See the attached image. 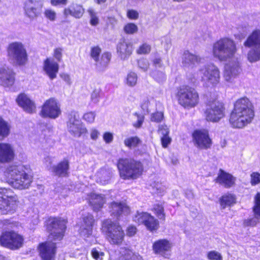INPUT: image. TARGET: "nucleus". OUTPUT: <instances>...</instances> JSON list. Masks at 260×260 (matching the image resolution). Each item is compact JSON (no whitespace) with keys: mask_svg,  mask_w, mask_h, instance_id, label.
Returning <instances> with one entry per match:
<instances>
[{"mask_svg":"<svg viewBox=\"0 0 260 260\" xmlns=\"http://www.w3.org/2000/svg\"><path fill=\"white\" fill-rule=\"evenodd\" d=\"M254 116L252 103L248 98L244 97L235 102L229 121L233 127L240 128L250 123Z\"/></svg>","mask_w":260,"mask_h":260,"instance_id":"f257e3e1","label":"nucleus"},{"mask_svg":"<svg viewBox=\"0 0 260 260\" xmlns=\"http://www.w3.org/2000/svg\"><path fill=\"white\" fill-rule=\"evenodd\" d=\"M26 170L27 168L23 165L9 166L4 172V180L15 188H27L32 182V177Z\"/></svg>","mask_w":260,"mask_h":260,"instance_id":"f03ea898","label":"nucleus"},{"mask_svg":"<svg viewBox=\"0 0 260 260\" xmlns=\"http://www.w3.org/2000/svg\"><path fill=\"white\" fill-rule=\"evenodd\" d=\"M237 50L235 42L224 37L213 43L212 52L215 58L223 61L235 58Z\"/></svg>","mask_w":260,"mask_h":260,"instance_id":"7ed1b4c3","label":"nucleus"},{"mask_svg":"<svg viewBox=\"0 0 260 260\" xmlns=\"http://www.w3.org/2000/svg\"><path fill=\"white\" fill-rule=\"evenodd\" d=\"M120 176L123 179H135L143 171L142 163L133 159L121 158L117 164Z\"/></svg>","mask_w":260,"mask_h":260,"instance_id":"20e7f679","label":"nucleus"},{"mask_svg":"<svg viewBox=\"0 0 260 260\" xmlns=\"http://www.w3.org/2000/svg\"><path fill=\"white\" fill-rule=\"evenodd\" d=\"M101 231L111 244L119 245L124 240L125 234L122 227L111 219L102 222Z\"/></svg>","mask_w":260,"mask_h":260,"instance_id":"39448f33","label":"nucleus"},{"mask_svg":"<svg viewBox=\"0 0 260 260\" xmlns=\"http://www.w3.org/2000/svg\"><path fill=\"white\" fill-rule=\"evenodd\" d=\"M179 105L186 109L197 106L199 103V94L196 89L189 86L183 85L178 88L176 93Z\"/></svg>","mask_w":260,"mask_h":260,"instance_id":"423d86ee","label":"nucleus"},{"mask_svg":"<svg viewBox=\"0 0 260 260\" xmlns=\"http://www.w3.org/2000/svg\"><path fill=\"white\" fill-rule=\"evenodd\" d=\"M17 196L10 188H0V213L2 214L14 213L19 204Z\"/></svg>","mask_w":260,"mask_h":260,"instance_id":"0eeeda50","label":"nucleus"},{"mask_svg":"<svg viewBox=\"0 0 260 260\" xmlns=\"http://www.w3.org/2000/svg\"><path fill=\"white\" fill-rule=\"evenodd\" d=\"M7 53L8 60L14 64L23 66L27 61L26 49L21 42L10 43L7 48Z\"/></svg>","mask_w":260,"mask_h":260,"instance_id":"6e6552de","label":"nucleus"},{"mask_svg":"<svg viewBox=\"0 0 260 260\" xmlns=\"http://www.w3.org/2000/svg\"><path fill=\"white\" fill-rule=\"evenodd\" d=\"M66 221L61 218H50L47 223V230L50 232L49 239L60 241L63 236L66 229Z\"/></svg>","mask_w":260,"mask_h":260,"instance_id":"1a4fd4ad","label":"nucleus"},{"mask_svg":"<svg viewBox=\"0 0 260 260\" xmlns=\"http://www.w3.org/2000/svg\"><path fill=\"white\" fill-rule=\"evenodd\" d=\"M23 242L22 236L13 231L3 232L0 236L1 245L12 250L22 247Z\"/></svg>","mask_w":260,"mask_h":260,"instance_id":"9d476101","label":"nucleus"},{"mask_svg":"<svg viewBox=\"0 0 260 260\" xmlns=\"http://www.w3.org/2000/svg\"><path fill=\"white\" fill-rule=\"evenodd\" d=\"M202 74V80L207 87H214L220 81V74L218 68L213 64L204 66L200 70Z\"/></svg>","mask_w":260,"mask_h":260,"instance_id":"9b49d317","label":"nucleus"},{"mask_svg":"<svg viewBox=\"0 0 260 260\" xmlns=\"http://www.w3.org/2000/svg\"><path fill=\"white\" fill-rule=\"evenodd\" d=\"M205 114L207 121L217 122L225 116V108L222 103L215 102L208 106Z\"/></svg>","mask_w":260,"mask_h":260,"instance_id":"f8f14e48","label":"nucleus"},{"mask_svg":"<svg viewBox=\"0 0 260 260\" xmlns=\"http://www.w3.org/2000/svg\"><path fill=\"white\" fill-rule=\"evenodd\" d=\"M67 127L71 135L78 138L87 132L86 128L80 120L79 115L76 112H72L70 114Z\"/></svg>","mask_w":260,"mask_h":260,"instance_id":"ddd939ff","label":"nucleus"},{"mask_svg":"<svg viewBox=\"0 0 260 260\" xmlns=\"http://www.w3.org/2000/svg\"><path fill=\"white\" fill-rule=\"evenodd\" d=\"M60 114V106L54 98L47 100L42 107L41 115L43 117L55 119Z\"/></svg>","mask_w":260,"mask_h":260,"instance_id":"4468645a","label":"nucleus"},{"mask_svg":"<svg viewBox=\"0 0 260 260\" xmlns=\"http://www.w3.org/2000/svg\"><path fill=\"white\" fill-rule=\"evenodd\" d=\"M134 220L139 224H143L151 232H156L159 226L158 220L147 212L138 213Z\"/></svg>","mask_w":260,"mask_h":260,"instance_id":"2eb2a0df","label":"nucleus"},{"mask_svg":"<svg viewBox=\"0 0 260 260\" xmlns=\"http://www.w3.org/2000/svg\"><path fill=\"white\" fill-rule=\"evenodd\" d=\"M194 145L201 149H207L211 147L212 140L209 138L208 131L206 129L196 130L192 134Z\"/></svg>","mask_w":260,"mask_h":260,"instance_id":"dca6fc26","label":"nucleus"},{"mask_svg":"<svg viewBox=\"0 0 260 260\" xmlns=\"http://www.w3.org/2000/svg\"><path fill=\"white\" fill-rule=\"evenodd\" d=\"M43 6V0H27L24 5L25 13L30 19L36 18L42 13Z\"/></svg>","mask_w":260,"mask_h":260,"instance_id":"f3484780","label":"nucleus"},{"mask_svg":"<svg viewBox=\"0 0 260 260\" xmlns=\"http://www.w3.org/2000/svg\"><path fill=\"white\" fill-rule=\"evenodd\" d=\"M241 71V69L239 62L237 60H232L225 65L224 79L226 82L232 83L240 74Z\"/></svg>","mask_w":260,"mask_h":260,"instance_id":"a211bd4d","label":"nucleus"},{"mask_svg":"<svg viewBox=\"0 0 260 260\" xmlns=\"http://www.w3.org/2000/svg\"><path fill=\"white\" fill-rule=\"evenodd\" d=\"M56 244L48 241L39 246L40 255L43 260H54L56 253Z\"/></svg>","mask_w":260,"mask_h":260,"instance_id":"6ab92c4d","label":"nucleus"},{"mask_svg":"<svg viewBox=\"0 0 260 260\" xmlns=\"http://www.w3.org/2000/svg\"><path fill=\"white\" fill-rule=\"evenodd\" d=\"M94 219L91 214H87L83 218L80 224L79 234L84 239L92 235Z\"/></svg>","mask_w":260,"mask_h":260,"instance_id":"aec40b11","label":"nucleus"},{"mask_svg":"<svg viewBox=\"0 0 260 260\" xmlns=\"http://www.w3.org/2000/svg\"><path fill=\"white\" fill-rule=\"evenodd\" d=\"M15 82V74L11 69L5 66L0 67V84L4 87H10Z\"/></svg>","mask_w":260,"mask_h":260,"instance_id":"412c9836","label":"nucleus"},{"mask_svg":"<svg viewBox=\"0 0 260 260\" xmlns=\"http://www.w3.org/2000/svg\"><path fill=\"white\" fill-rule=\"evenodd\" d=\"M133 51V44L124 39L121 40L117 44V52L121 60L127 59L132 54Z\"/></svg>","mask_w":260,"mask_h":260,"instance_id":"4be33fe9","label":"nucleus"},{"mask_svg":"<svg viewBox=\"0 0 260 260\" xmlns=\"http://www.w3.org/2000/svg\"><path fill=\"white\" fill-rule=\"evenodd\" d=\"M202 59L199 56L192 54L188 51H185L182 58V63L183 67L186 69H193L196 65L201 62Z\"/></svg>","mask_w":260,"mask_h":260,"instance_id":"5701e85b","label":"nucleus"},{"mask_svg":"<svg viewBox=\"0 0 260 260\" xmlns=\"http://www.w3.org/2000/svg\"><path fill=\"white\" fill-rule=\"evenodd\" d=\"M170 242L165 239L155 242L153 244V250L155 253L159 254L165 258H169L170 254L168 253L171 249Z\"/></svg>","mask_w":260,"mask_h":260,"instance_id":"b1692460","label":"nucleus"},{"mask_svg":"<svg viewBox=\"0 0 260 260\" xmlns=\"http://www.w3.org/2000/svg\"><path fill=\"white\" fill-rule=\"evenodd\" d=\"M14 157V151L12 145L6 143H0V162H10Z\"/></svg>","mask_w":260,"mask_h":260,"instance_id":"393cba45","label":"nucleus"},{"mask_svg":"<svg viewBox=\"0 0 260 260\" xmlns=\"http://www.w3.org/2000/svg\"><path fill=\"white\" fill-rule=\"evenodd\" d=\"M43 70L51 80L56 77L59 70V64L53 58H47L44 61Z\"/></svg>","mask_w":260,"mask_h":260,"instance_id":"a878e982","label":"nucleus"},{"mask_svg":"<svg viewBox=\"0 0 260 260\" xmlns=\"http://www.w3.org/2000/svg\"><path fill=\"white\" fill-rule=\"evenodd\" d=\"M87 199L90 205L95 211H99L106 203L105 197L102 194L91 193L88 195Z\"/></svg>","mask_w":260,"mask_h":260,"instance_id":"bb28decb","label":"nucleus"},{"mask_svg":"<svg viewBox=\"0 0 260 260\" xmlns=\"http://www.w3.org/2000/svg\"><path fill=\"white\" fill-rule=\"evenodd\" d=\"M112 175V170L108 167L100 169L96 173L94 177L97 183L106 185L109 183Z\"/></svg>","mask_w":260,"mask_h":260,"instance_id":"cd10ccee","label":"nucleus"},{"mask_svg":"<svg viewBox=\"0 0 260 260\" xmlns=\"http://www.w3.org/2000/svg\"><path fill=\"white\" fill-rule=\"evenodd\" d=\"M16 102L19 106L27 113H32L36 110V106L25 94H20L16 99Z\"/></svg>","mask_w":260,"mask_h":260,"instance_id":"c85d7f7f","label":"nucleus"},{"mask_svg":"<svg viewBox=\"0 0 260 260\" xmlns=\"http://www.w3.org/2000/svg\"><path fill=\"white\" fill-rule=\"evenodd\" d=\"M69 169L70 162L69 159L63 158L56 165L52 167V172L56 176L65 177L68 175Z\"/></svg>","mask_w":260,"mask_h":260,"instance_id":"c756f323","label":"nucleus"},{"mask_svg":"<svg viewBox=\"0 0 260 260\" xmlns=\"http://www.w3.org/2000/svg\"><path fill=\"white\" fill-rule=\"evenodd\" d=\"M235 181V177L222 170H220L218 177L216 178V182L217 183L228 188L234 186Z\"/></svg>","mask_w":260,"mask_h":260,"instance_id":"7c9ffc66","label":"nucleus"},{"mask_svg":"<svg viewBox=\"0 0 260 260\" xmlns=\"http://www.w3.org/2000/svg\"><path fill=\"white\" fill-rule=\"evenodd\" d=\"M84 13V9L83 8V6L76 3L72 4L63 10V14L66 17L71 15L77 19L81 18Z\"/></svg>","mask_w":260,"mask_h":260,"instance_id":"2f4dec72","label":"nucleus"},{"mask_svg":"<svg viewBox=\"0 0 260 260\" xmlns=\"http://www.w3.org/2000/svg\"><path fill=\"white\" fill-rule=\"evenodd\" d=\"M112 214L119 216L121 214L127 215L130 212L129 207L123 202H113L110 205Z\"/></svg>","mask_w":260,"mask_h":260,"instance_id":"473e14b6","label":"nucleus"},{"mask_svg":"<svg viewBox=\"0 0 260 260\" xmlns=\"http://www.w3.org/2000/svg\"><path fill=\"white\" fill-rule=\"evenodd\" d=\"M119 253L118 260H143L140 255L134 253L131 249L126 247L120 248Z\"/></svg>","mask_w":260,"mask_h":260,"instance_id":"72a5a7b5","label":"nucleus"},{"mask_svg":"<svg viewBox=\"0 0 260 260\" xmlns=\"http://www.w3.org/2000/svg\"><path fill=\"white\" fill-rule=\"evenodd\" d=\"M246 47H255L260 48V30H256L250 35L244 42Z\"/></svg>","mask_w":260,"mask_h":260,"instance_id":"f704fd0d","label":"nucleus"},{"mask_svg":"<svg viewBox=\"0 0 260 260\" xmlns=\"http://www.w3.org/2000/svg\"><path fill=\"white\" fill-rule=\"evenodd\" d=\"M236 202V196L232 193H227L219 199V203L222 209L230 207Z\"/></svg>","mask_w":260,"mask_h":260,"instance_id":"c9c22d12","label":"nucleus"},{"mask_svg":"<svg viewBox=\"0 0 260 260\" xmlns=\"http://www.w3.org/2000/svg\"><path fill=\"white\" fill-rule=\"evenodd\" d=\"M253 210L255 214V217L251 219L249 221V225L254 226L258 222V217H260V193H257L255 197V205Z\"/></svg>","mask_w":260,"mask_h":260,"instance_id":"e433bc0d","label":"nucleus"},{"mask_svg":"<svg viewBox=\"0 0 260 260\" xmlns=\"http://www.w3.org/2000/svg\"><path fill=\"white\" fill-rule=\"evenodd\" d=\"M10 124L0 117V140L8 136L10 133Z\"/></svg>","mask_w":260,"mask_h":260,"instance_id":"4c0bfd02","label":"nucleus"},{"mask_svg":"<svg viewBox=\"0 0 260 260\" xmlns=\"http://www.w3.org/2000/svg\"><path fill=\"white\" fill-rule=\"evenodd\" d=\"M111 58V54L109 52L104 53L101 57L100 61L96 63V66L99 70H105L109 64Z\"/></svg>","mask_w":260,"mask_h":260,"instance_id":"58836bf2","label":"nucleus"},{"mask_svg":"<svg viewBox=\"0 0 260 260\" xmlns=\"http://www.w3.org/2000/svg\"><path fill=\"white\" fill-rule=\"evenodd\" d=\"M247 59L251 62H255L260 60V48L253 47L247 54Z\"/></svg>","mask_w":260,"mask_h":260,"instance_id":"ea45409f","label":"nucleus"},{"mask_svg":"<svg viewBox=\"0 0 260 260\" xmlns=\"http://www.w3.org/2000/svg\"><path fill=\"white\" fill-rule=\"evenodd\" d=\"M141 143L140 139L136 136L127 138L124 141L125 146L130 149L137 147Z\"/></svg>","mask_w":260,"mask_h":260,"instance_id":"a19ab883","label":"nucleus"},{"mask_svg":"<svg viewBox=\"0 0 260 260\" xmlns=\"http://www.w3.org/2000/svg\"><path fill=\"white\" fill-rule=\"evenodd\" d=\"M138 76L136 73L130 72L128 73L125 78L126 84L130 87L135 86L137 82Z\"/></svg>","mask_w":260,"mask_h":260,"instance_id":"79ce46f5","label":"nucleus"},{"mask_svg":"<svg viewBox=\"0 0 260 260\" xmlns=\"http://www.w3.org/2000/svg\"><path fill=\"white\" fill-rule=\"evenodd\" d=\"M152 210L154 212L157 217L162 220H165V214L164 208L162 205L156 204L154 205Z\"/></svg>","mask_w":260,"mask_h":260,"instance_id":"37998d69","label":"nucleus"},{"mask_svg":"<svg viewBox=\"0 0 260 260\" xmlns=\"http://www.w3.org/2000/svg\"><path fill=\"white\" fill-rule=\"evenodd\" d=\"M123 30L126 34L133 35L138 32V27L135 23H128L124 25Z\"/></svg>","mask_w":260,"mask_h":260,"instance_id":"c03bdc74","label":"nucleus"},{"mask_svg":"<svg viewBox=\"0 0 260 260\" xmlns=\"http://www.w3.org/2000/svg\"><path fill=\"white\" fill-rule=\"evenodd\" d=\"M152 76L153 78L158 83H162L166 79V76L162 71L155 70L152 72Z\"/></svg>","mask_w":260,"mask_h":260,"instance_id":"a18cd8bd","label":"nucleus"},{"mask_svg":"<svg viewBox=\"0 0 260 260\" xmlns=\"http://www.w3.org/2000/svg\"><path fill=\"white\" fill-rule=\"evenodd\" d=\"M87 12L90 17V23L93 26L97 25L99 23V19L96 15V13L92 8H89Z\"/></svg>","mask_w":260,"mask_h":260,"instance_id":"49530a36","label":"nucleus"},{"mask_svg":"<svg viewBox=\"0 0 260 260\" xmlns=\"http://www.w3.org/2000/svg\"><path fill=\"white\" fill-rule=\"evenodd\" d=\"M92 257L95 260H103L105 256V253L99 248H92L91 251Z\"/></svg>","mask_w":260,"mask_h":260,"instance_id":"de8ad7c7","label":"nucleus"},{"mask_svg":"<svg viewBox=\"0 0 260 260\" xmlns=\"http://www.w3.org/2000/svg\"><path fill=\"white\" fill-rule=\"evenodd\" d=\"M207 257L209 260H223L221 254L215 250L210 251L207 253Z\"/></svg>","mask_w":260,"mask_h":260,"instance_id":"09e8293b","label":"nucleus"},{"mask_svg":"<svg viewBox=\"0 0 260 260\" xmlns=\"http://www.w3.org/2000/svg\"><path fill=\"white\" fill-rule=\"evenodd\" d=\"M44 16L51 21H54L57 17L56 12L51 9H47L44 12Z\"/></svg>","mask_w":260,"mask_h":260,"instance_id":"8fccbe9b","label":"nucleus"},{"mask_svg":"<svg viewBox=\"0 0 260 260\" xmlns=\"http://www.w3.org/2000/svg\"><path fill=\"white\" fill-rule=\"evenodd\" d=\"M101 52V49L99 46H94L91 48L90 56L96 62L99 61V56Z\"/></svg>","mask_w":260,"mask_h":260,"instance_id":"3c124183","label":"nucleus"},{"mask_svg":"<svg viewBox=\"0 0 260 260\" xmlns=\"http://www.w3.org/2000/svg\"><path fill=\"white\" fill-rule=\"evenodd\" d=\"M150 50V45L147 43H144L139 47L136 52L139 54H144L149 53Z\"/></svg>","mask_w":260,"mask_h":260,"instance_id":"603ef678","label":"nucleus"},{"mask_svg":"<svg viewBox=\"0 0 260 260\" xmlns=\"http://www.w3.org/2000/svg\"><path fill=\"white\" fill-rule=\"evenodd\" d=\"M139 68L143 71H146L149 67V63L147 59L145 58H141L138 61Z\"/></svg>","mask_w":260,"mask_h":260,"instance_id":"864d4df0","label":"nucleus"},{"mask_svg":"<svg viewBox=\"0 0 260 260\" xmlns=\"http://www.w3.org/2000/svg\"><path fill=\"white\" fill-rule=\"evenodd\" d=\"M260 183V174L253 172L250 175V183L252 186L256 185Z\"/></svg>","mask_w":260,"mask_h":260,"instance_id":"5fc2aeb1","label":"nucleus"},{"mask_svg":"<svg viewBox=\"0 0 260 260\" xmlns=\"http://www.w3.org/2000/svg\"><path fill=\"white\" fill-rule=\"evenodd\" d=\"M134 116L137 118V121L134 123L133 125L136 128L140 127L144 121V116L143 114H139L137 113H135Z\"/></svg>","mask_w":260,"mask_h":260,"instance_id":"6e6d98bb","label":"nucleus"},{"mask_svg":"<svg viewBox=\"0 0 260 260\" xmlns=\"http://www.w3.org/2000/svg\"><path fill=\"white\" fill-rule=\"evenodd\" d=\"M164 118L163 113L157 112L153 113L151 116V120L152 121L159 122H160Z\"/></svg>","mask_w":260,"mask_h":260,"instance_id":"4d7b16f0","label":"nucleus"},{"mask_svg":"<svg viewBox=\"0 0 260 260\" xmlns=\"http://www.w3.org/2000/svg\"><path fill=\"white\" fill-rule=\"evenodd\" d=\"M95 114L93 112H87L83 115V119L88 123H92L94 121Z\"/></svg>","mask_w":260,"mask_h":260,"instance_id":"13d9d810","label":"nucleus"},{"mask_svg":"<svg viewBox=\"0 0 260 260\" xmlns=\"http://www.w3.org/2000/svg\"><path fill=\"white\" fill-rule=\"evenodd\" d=\"M127 16L131 19H137L139 17V13L134 10H128L126 13Z\"/></svg>","mask_w":260,"mask_h":260,"instance_id":"bf43d9fd","label":"nucleus"},{"mask_svg":"<svg viewBox=\"0 0 260 260\" xmlns=\"http://www.w3.org/2000/svg\"><path fill=\"white\" fill-rule=\"evenodd\" d=\"M62 49L57 48L54 50L53 56L58 61H60L62 58Z\"/></svg>","mask_w":260,"mask_h":260,"instance_id":"052dcab7","label":"nucleus"},{"mask_svg":"<svg viewBox=\"0 0 260 260\" xmlns=\"http://www.w3.org/2000/svg\"><path fill=\"white\" fill-rule=\"evenodd\" d=\"M100 93V92L99 90H94L92 92L91 94V99L93 103H97L98 102H99Z\"/></svg>","mask_w":260,"mask_h":260,"instance_id":"680f3d73","label":"nucleus"},{"mask_svg":"<svg viewBox=\"0 0 260 260\" xmlns=\"http://www.w3.org/2000/svg\"><path fill=\"white\" fill-rule=\"evenodd\" d=\"M159 133L161 135V137L168 136L169 133V128L166 125H160L158 129Z\"/></svg>","mask_w":260,"mask_h":260,"instance_id":"e2e57ef3","label":"nucleus"},{"mask_svg":"<svg viewBox=\"0 0 260 260\" xmlns=\"http://www.w3.org/2000/svg\"><path fill=\"white\" fill-rule=\"evenodd\" d=\"M161 141L162 147L166 148L170 144L171 138L169 136L161 137Z\"/></svg>","mask_w":260,"mask_h":260,"instance_id":"0e129e2a","label":"nucleus"},{"mask_svg":"<svg viewBox=\"0 0 260 260\" xmlns=\"http://www.w3.org/2000/svg\"><path fill=\"white\" fill-rule=\"evenodd\" d=\"M103 139L106 143H110L113 140V135L110 132H106L103 135Z\"/></svg>","mask_w":260,"mask_h":260,"instance_id":"69168bd1","label":"nucleus"},{"mask_svg":"<svg viewBox=\"0 0 260 260\" xmlns=\"http://www.w3.org/2000/svg\"><path fill=\"white\" fill-rule=\"evenodd\" d=\"M100 135V132L95 128H92L90 131V138L93 140H96Z\"/></svg>","mask_w":260,"mask_h":260,"instance_id":"338daca9","label":"nucleus"},{"mask_svg":"<svg viewBox=\"0 0 260 260\" xmlns=\"http://www.w3.org/2000/svg\"><path fill=\"white\" fill-rule=\"evenodd\" d=\"M153 66L156 68H160L163 67L162 59L160 57H156L152 60Z\"/></svg>","mask_w":260,"mask_h":260,"instance_id":"774afa93","label":"nucleus"}]
</instances>
